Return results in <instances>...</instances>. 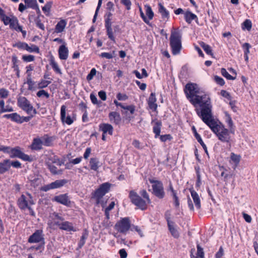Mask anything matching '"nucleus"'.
Masks as SVG:
<instances>
[{
    "label": "nucleus",
    "instance_id": "nucleus-30",
    "mask_svg": "<svg viewBox=\"0 0 258 258\" xmlns=\"http://www.w3.org/2000/svg\"><path fill=\"white\" fill-rule=\"evenodd\" d=\"M168 230L173 237L178 238L179 237V233L174 226V223H172L167 225Z\"/></svg>",
    "mask_w": 258,
    "mask_h": 258
},
{
    "label": "nucleus",
    "instance_id": "nucleus-28",
    "mask_svg": "<svg viewBox=\"0 0 258 258\" xmlns=\"http://www.w3.org/2000/svg\"><path fill=\"white\" fill-rule=\"evenodd\" d=\"M88 233L86 230H85L82 234V235L81 237L80 240L78 243V246L76 248L77 250H79L85 244L86 242V240L88 238Z\"/></svg>",
    "mask_w": 258,
    "mask_h": 258
},
{
    "label": "nucleus",
    "instance_id": "nucleus-25",
    "mask_svg": "<svg viewBox=\"0 0 258 258\" xmlns=\"http://www.w3.org/2000/svg\"><path fill=\"white\" fill-rule=\"evenodd\" d=\"M10 169L9 159H5L0 162V174H3Z\"/></svg>",
    "mask_w": 258,
    "mask_h": 258
},
{
    "label": "nucleus",
    "instance_id": "nucleus-49",
    "mask_svg": "<svg viewBox=\"0 0 258 258\" xmlns=\"http://www.w3.org/2000/svg\"><path fill=\"white\" fill-rule=\"evenodd\" d=\"M242 47L244 50V55H248L250 52L249 49L251 48V45L248 43H244Z\"/></svg>",
    "mask_w": 258,
    "mask_h": 258
},
{
    "label": "nucleus",
    "instance_id": "nucleus-40",
    "mask_svg": "<svg viewBox=\"0 0 258 258\" xmlns=\"http://www.w3.org/2000/svg\"><path fill=\"white\" fill-rule=\"evenodd\" d=\"M251 22L249 19L245 20L242 24V28L243 30L246 29L248 31H250L251 29Z\"/></svg>",
    "mask_w": 258,
    "mask_h": 258
},
{
    "label": "nucleus",
    "instance_id": "nucleus-23",
    "mask_svg": "<svg viewBox=\"0 0 258 258\" xmlns=\"http://www.w3.org/2000/svg\"><path fill=\"white\" fill-rule=\"evenodd\" d=\"M3 117L11 119L12 121L16 122L18 123H22V121L21 120V116L17 113L5 114L3 116Z\"/></svg>",
    "mask_w": 258,
    "mask_h": 258
},
{
    "label": "nucleus",
    "instance_id": "nucleus-57",
    "mask_svg": "<svg viewBox=\"0 0 258 258\" xmlns=\"http://www.w3.org/2000/svg\"><path fill=\"white\" fill-rule=\"evenodd\" d=\"M2 21H3L4 24L5 25H9L11 20H12V17H9L6 15L3 16L2 17L0 18Z\"/></svg>",
    "mask_w": 258,
    "mask_h": 258
},
{
    "label": "nucleus",
    "instance_id": "nucleus-48",
    "mask_svg": "<svg viewBox=\"0 0 258 258\" xmlns=\"http://www.w3.org/2000/svg\"><path fill=\"white\" fill-rule=\"evenodd\" d=\"M51 83V82L49 81H46L44 80H42L38 83V88L42 89L45 88L48 86Z\"/></svg>",
    "mask_w": 258,
    "mask_h": 258
},
{
    "label": "nucleus",
    "instance_id": "nucleus-27",
    "mask_svg": "<svg viewBox=\"0 0 258 258\" xmlns=\"http://www.w3.org/2000/svg\"><path fill=\"white\" fill-rule=\"evenodd\" d=\"M184 16L185 21L188 24L191 23L193 20L198 19L197 16L189 11L184 13Z\"/></svg>",
    "mask_w": 258,
    "mask_h": 258
},
{
    "label": "nucleus",
    "instance_id": "nucleus-19",
    "mask_svg": "<svg viewBox=\"0 0 258 258\" xmlns=\"http://www.w3.org/2000/svg\"><path fill=\"white\" fill-rule=\"evenodd\" d=\"M190 192L195 206L197 209L201 208V200L198 194L194 189H190Z\"/></svg>",
    "mask_w": 258,
    "mask_h": 258
},
{
    "label": "nucleus",
    "instance_id": "nucleus-10",
    "mask_svg": "<svg viewBox=\"0 0 258 258\" xmlns=\"http://www.w3.org/2000/svg\"><path fill=\"white\" fill-rule=\"evenodd\" d=\"M111 184L109 182H105L101 184L98 188V204H101L102 207H105L106 201L101 202L100 199L102 198L106 193L108 192L111 187Z\"/></svg>",
    "mask_w": 258,
    "mask_h": 258
},
{
    "label": "nucleus",
    "instance_id": "nucleus-52",
    "mask_svg": "<svg viewBox=\"0 0 258 258\" xmlns=\"http://www.w3.org/2000/svg\"><path fill=\"white\" fill-rule=\"evenodd\" d=\"M196 256L204 258V252L203 248L199 244L197 245V253Z\"/></svg>",
    "mask_w": 258,
    "mask_h": 258
},
{
    "label": "nucleus",
    "instance_id": "nucleus-12",
    "mask_svg": "<svg viewBox=\"0 0 258 258\" xmlns=\"http://www.w3.org/2000/svg\"><path fill=\"white\" fill-rule=\"evenodd\" d=\"M67 182L66 179L56 180L49 184L43 186L41 189L44 191H47L50 189L58 188L63 186Z\"/></svg>",
    "mask_w": 258,
    "mask_h": 258
},
{
    "label": "nucleus",
    "instance_id": "nucleus-22",
    "mask_svg": "<svg viewBox=\"0 0 258 258\" xmlns=\"http://www.w3.org/2000/svg\"><path fill=\"white\" fill-rule=\"evenodd\" d=\"M100 130L104 133V134H108L110 135H112L113 127L111 124L108 123L100 124L99 125Z\"/></svg>",
    "mask_w": 258,
    "mask_h": 258
},
{
    "label": "nucleus",
    "instance_id": "nucleus-45",
    "mask_svg": "<svg viewBox=\"0 0 258 258\" xmlns=\"http://www.w3.org/2000/svg\"><path fill=\"white\" fill-rule=\"evenodd\" d=\"M27 43L19 41L13 45V47H17L20 49L26 50Z\"/></svg>",
    "mask_w": 258,
    "mask_h": 258
},
{
    "label": "nucleus",
    "instance_id": "nucleus-46",
    "mask_svg": "<svg viewBox=\"0 0 258 258\" xmlns=\"http://www.w3.org/2000/svg\"><path fill=\"white\" fill-rule=\"evenodd\" d=\"M53 3L52 1L47 2L45 5L42 7V9L44 13H49Z\"/></svg>",
    "mask_w": 258,
    "mask_h": 258
},
{
    "label": "nucleus",
    "instance_id": "nucleus-36",
    "mask_svg": "<svg viewBox=\"0 0 258 258\" xmlns=\"http://www.w3.org/2000/svg\"><path fill=\"white\" fill-rule=\"evenodd\" d=\"M50 64L55 72L60 74H61V70L59 69L57 63L55 62L53 56H51L50 58Z\"/></svg>",
    "mask_w": 258,
    "mask_h": 258
},
{
    "label": "nucleus",
    "instance_id": "nucleus-58",
    "mask_svg": "<svg viewBox=\"0 0 258 258\" xmlns=\"http://www.w3.org/2000/svg\"><path fill=\"white\" fill-rule=\"evenodd\" d=\"M36 94L38 97H41L42 96H45L46 98H48L49 97V94L44 90L39 91Z\"/></svg>",
    "mask_w": 258,
    "mask_h": 258
},
{
    "label": "nucleus",
    "instance_id": "nucleus-7",
    "mask_svg": "<svg viewBox=\"0 0 258 258\" xmlns=\"http://www.w3.org/2000/svg\"><path fill=\"white\" fill-rule=\"evenodd\" d=\"M18 205L21 210H24L29 206L34 204L32 195L26 192V195L22 194L18 199L17 201Z\"/></svg>",
    "mask_w": 258,
    "mask_h": 258
},
{
    "label": "nucleus",
    "instance_id": "nucleus-16",
    "mask_svg": "<svg viewBox=\"0 0 258 258\" xmlns=\"http://www.w3.org/2000/svg\"><path fill=\"white\" fill-rule=\"evenodd\" d=\"M52 201L68 207L71 205V201L67 194L55 196Z\"/></svg>",
    "mask_w": 258,
    "mask_h": 258
},
{
    "label": "nucleus",
    "instance_id": "nucleus-29",
    "mask_svg": "<svg viewBox=\"0 0 258 258\" xmlns=\"http://www.w3.org/2000/svg\"><path fill=\"white\" fill-rule=\"evenodd\" d=\"M158 11L162 18L168 19L169 17V12L161 3L158 4Z\"/></svg>",
    "mask_w": 258,
    "mask_h": 258
},
{
    "label": "nucleus",
    "instance_id": "nucleus-26",
    "mask_svg": "<svg viewBox=\"0 0 258 258\" xmlns=\"http://www.w3.org/2000/svg\"><path fill=\"white\" fill-rule=\"evenodd\" d=\"M225 113V122L227 123L228 126L230 130L231 131L232 134L234 133V125L233 122L232 120V118L230 115V114L226 111L224 112Z\"/></svg>",
    "mask_w": 258,
    "mask_h": 258
},
{
    "label": "nucleus",
    "instance_id": "nucleus-39",
    "mask_svg": "<svg viewBox=\"0 0 258 258\" xmlns=\"http://www.w3.org/2000/svg\"><path fill=\"white\" fill-rule=\"evenodd\" d=\"M48 160L51 162L50 163L52 164V163H55L58 166H61L63 164V162L62 161H60V159L56 156L49 157L48 158Z\"/></svg>",
    "mask_w": 258,
    "mask_h": 258
},
{
    "label": "nucleus",
    "instance_id": "nucleus-47",
    "mask_svg": "<svg viewBox=\"0 0 258 258\" xmlns=\"http://www.w3.org/2000/svg\"><path fill=\"white\" fill-rule=\"evenodd\" d=\"M101 225L103 227L106 228L111 226V222L109 221V216H105V218L103 221L101 223Z\"/></svg>",
    "mask_w": 258,
    "mask_h": 258
},
{
    "label": "nucleus",
    "instance_id": "nucleus-32",
    "mask_svg": "<svg viewBox=\"0 0 258 258\" xmlns=\"http://www.w3.org/2000/svg\"><path fill=\"white\" fill-rule=\"evenodd\" d=\"M161 126L162 122L160 121H157L155 123L153 128V131L154 133L155 134V138H157L158 137L160 136Z\"/></svg>",
    "mask_w": 258,
    "mask_h": 258
},
{
    "label": "nucleus",
    "instance_id": "nucleus-34",
    "mask_svg": "<svg viewBox=\"0 0 258 258\" xmlns=\"http://www.w3.org/2000/svg\"><path fill=\"white\" fill-rule=\"evenodd\" d=\"M41 140L43 142V145L47 147L51 146L53 141L52 138L48 136V135H45Z\"/></svg>",
    "mask_w": 258,
    "mask_h": 258
},
{
    "label": "nucleus",
    "instance_id": "nucleus-62",
    "mask_svg": "<svg viewBox=\"0 0 258 258\" xmlns=\"http://www.w3.org/2000/svg\"><path fill=\"white\" fill-rule=\"evenodd\" d=\"M220 94L223 97H225V98L228 99V100H231V97L229 93H228L226 90H221V91L220 92Z\"/></svg>",
    "mask_w": 258,
    "mask_h": 258
},
{
    "label": "nucleus",
    "instance_id": "nucleus-14",
    "mask_svg": "<svg viewBox=\"0 0 258 258\" xmlns=\"http://www.w3.org/2000/svg\"><path fill=\"white\" fill-rule=\"evenodd\" d=\"M112 14L110 12H108L106 15L105 16V27L107 29V35L108 37L111 40H114V37L113 35V32L111 28V17Z\"/></svg>",
    "mask_w": 258,
    "mask_h": 258
},
{
    "label": "nucleus",
    "instance_id": "nucleus-41",
    "mask_svg": "<svg viewBox=\"0 0 258 258\" xmlns=\"http://www.w3.org/2000/svg\"><path fill=\"white\" fill-rule=\"evenodd\" d=\"M19 21L17 18L14 16H12V20L9 24L10 28L14 29L17 26H18Z\"/></svg>",
    "mask_w": 258,
    "mask_h": 258
},
{
    "label": "nucleus",
    "instance_id": "nucleus-18",
    "mask_svg": "<svg viewBox=\"0 0 258 258\" xmlns=\"http://www.w3.org/2000/svg\"><path fill=\"white\" fill-rule=\"evenodd\" d=\"M59 57L61 60H66L69 56V49L65 45L63 44L59 46L58 49Z\"/></svg>",
    "mask_w": 258,
    "mask_h": 258
},
{
    "label": "nucleus",
    "instance_id": "nucleus-20",
    "mask_svg": "<svg viewBox=\"0 0 258 258\" xmlns=\"http://www.w3.org/2000/svg\"><path fill=\"white\" fill-rule=\"evenodd\" d=\"M43 142L39 138H34L32 143L31 148L32 150H40L42 148Z\"/></svg>",
    "mask_w": 258,
    "mask_h": 258
},
{
    "label": "nucleus",
    "instance_id": "nucleus-53",
    "mask_svg": "<svg viewBox=\"0 0 258 258\" xmlns=\"http://www.w3.org/2000/svg\"><path fill=\"white\" fill-rule=\"evenodd\" d=\"M96 73H97V71H96L95 68H93L91 70V72H90V73L87 76V78H86L87 80L89 81H91L93 78V77L96 75Z\"/></svg>",
    "mask_w": 258,
    "mask_h": 258
},
{
    "label": "nucleus",
    "instance_id": "nucleus-63",
    "mask_svg": "<svg viewBox=\"0 0 258 258\" xmlns=\"http://www.w3.org/2000/svg\"><path fill=\"white\" fill-rule=\"evenodd\" d=\"M157 100L155 93H151L148 100V103H156Z\"/></svg>",
    "mask_w": 258,
    "mask_h": 258
},
{
    "label": "nucleus",
    "instance_id": "nucleus-55",
    "mask_svg": "<svg viewBox=\"0 0 258 258\" xmlns=\"http://www.w3.org/2000/svg\"><path fill=\"white\" fill-rule=\"evenodd\" d=\"M214 81L217 84H219L220 86H223L225 84V81L223 79L219 76H215Z\"/></svg>",
    "mask_w": 258,
    "mask_h": 258
},
{
    "label": "nucleus",
    "instance_id": "nucleus-33",
    "mask_svg": "<svg viewBox=\"0 0 258 258\" xmlns=\"http://www.w3.org/2000/svg\"><path fill=\"white\" fill-rule=\"evenodd\" d=\"M85 168L93 170L95 171H97V159L96 158H91L90 160L89 167H84Z\"/></svg>",
    "mask_w": 258,
    "mask_h": 258
},
{
    "label": "nucleus",
    "instance_id": "nucleus-21",
    "mask_svg": "<svg viewBox=\"0 0 258 258\" xmlns=\"http://www.w3.org/2000/svg\"><path fill=\"white\" fill-rule=\"evenodd\" d=\"M192 130L193 131V133L194 134L195 137L197 140L198 142L200 144V145L202 146L203 148L205 153L208 155V150L206 145L205 144L204 142L202 140V139L201 137V136L197 133L196 127L194 126L192 127Z\"/></svg>",
    "mask_w": 258,
    "mask_h": 258
},
{
    "label": "nucleus",
    "instance_id": "nucleus-60",
    "mask_svg": "<svg viewBox=\"0 0 258 258\" xmlns=\"http://www.w3.org/2000/svg\"><path fill=\"white\" fill-rule=\"evenodd\" d=\"M160 136V140L163 142H165L167 140H171L172 139V137L169 134L161 135V136Z\"/></svg>",
    "mask_w": 258,
    "mask_h": 258
},
{
    "label": "nucleus",
    "instance_id": "nucleus-31",
    "mask_svg": "<svg viewBox=\"0 0 258 258\" xmlns=\"http://www.w3.org/2000/svg\"><path fill=\"white\" fill-rule=\"evenodd\" d=\"M67 24V22L64 20H61L55 26V32L56 33L62 32Z\"/></svg>",
    "mask_w": 258,
    "mask_h": 258
},
{
    "label": "nucleus",
    "instance_id": "nucleus-11",
    "mask_svg": "<svg viewBox=\"0 0 258 258\" xmlns=\"http://www.w3.org/2000/svg\"><path fill=\"white\" fill-rule=\"evenodd\" d=\"M28 242L30 243L40 242L44 245L45 241L43 231L41 229L36 230L28 238Z\"/></svg>",
    "mask_w": 258,
    "mask_h": 258
},
{
    "label": "nucleus",
    "instance_id": "nucleus-1",
    "mask_svg": "<svg viewBox=\"0 0 258 258\" xmlns=\"http://www.w3.org/2000/svg\"><path fill=\"white\" fill-rule=\"evenodd\" d=\"M187 99L196 108L195 111L199 117H201L212 110L210 97L206 95H200V89L196 84L188 83L184 89Z\"/></svg>",
    "mask_w": 258,
    "mask_h": 258
},
{
    "label": "nucleus",
    "instance_id": "nucleus-37",
    "mask_svg": "<svg viewBox=\"0 0 258 258\" xmlns=\"http://www.w3.org/2000/svg\"><path fill=\"white\" fill-rule=\"evenodd\" d=\"M47 166L51 173L53 175L59 174L61 173V171L57 170V167L52 165L51 163H47Z\"/></svg>",
    "mask_w": 258,
    "mask_h": 258
},
{
    "label": "nucleus",
    "instance_id": "nucleus-51",
    "mask_svg": "<svg viewBox=\"0 0 258 258\" xmlns=\"http://www.w3.org/2000/svg\"><path fill=\"white\" fill-rule=\"evenodd\" d=\"M115 203L114 202H112L110 203L109 205L105 209V215L109 216V211L111 210L114 207Z\"/></svg>",
    "mask_w": 258,
    "mask_h": 258
},
{
    "label": "nucleus",
    "instance_id": "nucleus-4",
    "mask_svg": "<svg viewBox=\"0 0 258 258\" xmlns=\"http://www.w3.org/2000/svg\"><path fill=\"white\" fill-rule=\"evenodd\" d=\"M18 105L28 114L34 116L36 113V109L33 107L30 101L25 97H19L18 98Z\"/></svg>",
    "mask_w": 258,
    "mask_h": 258
},
{
    "label": "nucleus",
    "instance_id": "nucleus-61",
    "mask_svg": "<svg viewBox=\"0 0 258 258\" xmlns=\"http://www.w3.org/2000/svg\"><path fill=\"white\" fill-rule=\"evenodd\" d=\"M95 30V27L94 26H92L88 31L87 37L89 39L90 42H92L93 40V36L90 34V33L92 32H94Z\"/></svg>",
    "mask_w": 258,
    "mask_h": 258
},
{
    "label": "nucleus",
    "instance_id": "nucleus-2",
    "mask_svg": "<svg viewBox=\"0 0 258 258\" xmlns=\"http://www.w3.org/2000/svg\"><path fill=\"white\" fill-rule=\"evenodd\" d=\"M201 119L211 128L220 141L227 143L230 142L231 131L229 128H225L221 122L214 118L212 110L201 117Z\"/></svg>",
    "mask_w": 258,
    "mask_h": 258
},
{
    "label": "nucleus",
    "instance_id": "nucleus-44",
    "mask_svg": "<svg viewBox=\"0 0 258 258\" xmlns=\"http://www.w3.org/2000/svg\"><path fill=\"white\" fill-rule=\"evenodd\" d=\"M221 73L222 75L225 77L227 79L230 80H234L235 79L236 77H233L230 75L226 71V70L224 68L221 69Z\"/></svg>",
    "mask_w": 258,
    "mask_h": 258
},
{
    "label": "nucleus",
    "instance_id": "nucleus-24",
    "mask_svg": "<svg viewBox=\"0 0 258 258\" xmlns=\"http://www.w3.org/2000/svg\"><path fill=\"white\" fill-rule=\"evenodd\" d=\"M110 120L116 124H118L121 121V118L118 113L116 112H111L109 114Z\"/></svg>",
    "mask_w": 258,
    "mask_h": 258
},
{
    "label": "nucleus",
    "instance_id": "nucleus-5",
    "mask_svg": "<svg viewBox=\"0 0 258 258\" xmlns=\"http://www.w3.org/2000/svg\"><path fill=\"white\" fill-rule=\"evenodd\" d=\"M149 181L150 183L152 184L153 194L160 199L164 198L165 193L162 182L152 178H149Z\"/></svg>",
    "mask_w": 258,
    "mask_h": 258
},
{
    "label": "nucleus",
    "instance_id": "nucleus-9",
    "mask_svg": "<svg viewBox=\"0 0 258 258\" xmlns=\"http://www.w3.org/2000/svg\"><path fill=\"white\" fill-rule=\"evenodd\" d=\"M130 227V220L128 217L122 218L115 225V229L122 233H125L129 230Z\"/></svg>",
    "mask_w": 258,
    "mask_h": 258
},
{
    "label": "nucleus",
    "instance_id": "nucleus-38",
    "mask_svg": "<svg viewBox=\"0 0 258 258\" xmlns=\"http://www.w3.org/2000/svg\"><path fill=\"white\" fill-rule=\"evenodd\" d=\"M139 193L143 199L145 200L148 204L151 203V202L149 198V195L145 189L140 190Z\"/></svg>",
    "mask_w": 258,
    "mask_h": 258
},
{
    "label": "nucleus",
    "instance_id": "nucleus-54",
    "mask_svg": "<svg viewBox=\"0 0 258 258\" xmlns=\"http://www.w3.org/2000/svg\"><path fill=\"white\" fill-rule=\"evenodd\" d=\"M26 5L27 8L34 9L38 4L36 0H30Z\"/></svg>",
    "mask_w": 258,
    "mask_h": 258
},
{
    "label": "nucleus",
    "instance_id": "nucleus-42",
    "mask_svg": "<svg viewBox=\"0 0 258 258\" xmlns=\"http://www.w3.org/2000/svg\"><path fill=\"white\" fill-rule=\"evenodd\" d=\"M146 14L149 20H152L154 17V13L149 6H146Z\"/></svg>",
    "mask_w": 258,
    "mask_h": 258
},
{
    "label": "nucleus",
    "instance_id": "nucleus-64",
    "mask_svg": "<svg viewBox=\"0 0 258 258\" xmlns=\"http://www.w3.org/2000/svg\"><path fill=\"white\" fill-rule=\"evenodd\" d=\"M224 249L222 246H220L218 251L216 253L215 257L216 258H222V257L224 255Z\"/></svg>",
    "mask_w": 258,
    "mask_h": 258
},
{
    "label": "nucleus",
    "instance_id": "nucleus-43",
    "mask_svg": "<svg viewBox=\"0 0 258 258\" xmlns=\"http://www.w3.org/2000/svg\"><path fill=\"white\" fill-rule=\"evenodd\" d=\"M26 50L29 52H39V49L38 46L34 44H32L30 46L27 44Z\"/></svg>",
    "mask_w": 258,
    "mask_h": 258
},
{
    "label": "nucleus",
    "instance_id": "nucleus-6",
    "mask_svg": "<svg viewBox=\"0 0 258 258\" xmlns=\"http://www.w3.org/2000/svg\"><path fill=\"white\" fill-rule=\"evenodd\" d=\"M129 198L132 203L140 209L145 210L147 209L148 203L134 190L130 191Z\"/></svg>",
    "mask_w": 258,
    "mask_h": 258
},
{
    "label": "nucleus",
    "instance_id": "nucleus-15",
    "mask_svg": "<svg viewBox=\"0 0 258 258\" xmlns=\"http://www.w3.org/2000/svg\"><path fill=\"white\" fill-rule=\"evenodd\" d=\"M66 108L67 107L64 105L61 106L60 119L63 123H66L68 125H71L74 122V119L69 115L66 117Z\"/></svg>",
    "mask_w": 258,
    "mask_h": 258
},
{
    "label": "nucleus",
    "instance_id": "nucleus-56",
    "mask_svg": "<svg viewBox=\"0 0 258 258\" xmlns=\"http://www.w3.org/2000/svg\"><path fill=\"white\" fill-rule=\"evenodd\" d=\"M10 168L12 166L13 167L20 168L21 167V163L18 161H11L9 160Z\"/></svg>",
    "mask_w": 258,
    "mask_h": 258
},
{
    "label": "nucleus",
    "instance_id": "nucleus-8",
    "mask_svg": "<svg viewBox=\"0 0 258 258\" xmlns=\"http://www.w3.org/2000/svg\"><path fill=\"white\" fill-rule=\"evenodd\" d=\"M10 157L12 158H19L25 161L31 162L32 159L28 155L24 153L20 147L17 146L15 148H11L9 152Z\"/></svg>",
    "mask_w": 258,
    "mask_h": 258
},
{
    "label": "nucleus",
    "instance_id": "nucleus-13",
    "mask_svg": "<svg viewBox=\"0 0 258 258\" xmlns=\"http://www.w3.org/2000/svg\"><path fill=\"white\" fill-rule=\"evenodd\" d=\"M135 111V107L134 105L125 106V108L121 111L124 120L127 121L128 123L130 122L134 118L133 114Z\"/></svg>",
    "mask_w": 258,
    "mask_h": 258
},
{
    "label": "nucleus",
    "instance_id": "nucleus-35",
    "mask_svg": "<svg viewBox=\"0 0 258 258\" xmlns=\"http://www.w3.org/2000/svg\"><path fill=\"white\" fill-rule=\"evenodd\" d=\"M200 46L204 50V51L207 53V54L212 55V56L213 55V53H212V50L211 47L209 45L206 44L204 42H200Z\"/></svg>",
    "mask_w": 258,
    "mask_h": 258
},
{
    "label": "nucleus",
    "instance_id": "nucleus-59",
    "mask_svg": "<svg viewBox=\"0 0 258 258\" xmlns=\"http://www.w3.org/2000/svg\"><path fill=\"white\" fill-rule=\"evenodd\" d=\"M9 95V91L4 89L2 88L0 89V97L3 98H6Z\"/></svg>",
    "mask_w": 258,
    "mask_h": 258
},
{
    "label": "nucleus",
    "instance_id": "nucleus-50",
    "mask_svg": "<svg viewBox=\"0 0 258 258\" xmlns=\"http://www.w3.org/2000/svg\"><path fill=\"white\" fill-rule=\"evenodd\" d=\"M35 56L32 55H23L22 56V59L25 62H31L34 60Z\"/></svg>",
    "mask_w": 258,
    "mask_h": 258
},
{
    "label": "nucleus",
    "instance_id": "nucleus-17",
    "mask_svg": "<svg viewBox=\"0 0 258 258\" xmlns=\"http://www.w3.org/2000/svg\"><path fill=\"white\" fill-rule=\"evenodd\" d=\"M55 224L58 226L60 229L66 230L67 231H76L73 224L68 221H65L62 223L59 222H55Z\"/></svg>",
    "mask_w": 258,
    "mask_h": 258
},
{
    "label": "nucleus",
    "instance_id": "nucleus-3",
    "mask_svg": "<svg viewBox=\"0 0 258 258\" xmlns=\"http://www.w3.org/2000/svg\"><path fill=\"white\" fill-rule=\"evenodd\" d=\"M169 39L172 54L173 55L179 54L182 47L180 34L177 31H172Z\"/></svg>",
    "mask_w": 258,
    "mask_h": 258
}]
</instances>
